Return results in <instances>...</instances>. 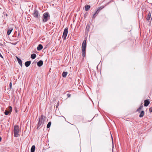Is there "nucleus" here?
Returning <instances> with one entry per match:
<instances>
[{
  "mask_svg": "<svg viewBox=\"0 0 152 152\" xmlns=\"http://www.w3.org/2000/svg\"><path fill=\"white\" fill-rule=\"evenodd\" d=\"M86 40L84 39L82 44V56L83 57H84L86 55Z\"/></svg>",
  "mask_w": 152,
  "mask_h": 152,
  "instance_id": "f257e3e1",
  "label": "nucleus"
},
{
  "mask_svg": "<svg viewBox=\"0 0 152 152\" xmlns=\"http://www.w3.org/2000/svg\"><path fill=\"white\" fill-rule=\"evenodd\" d=\"M13 131L15 137H17L19 136H20L19 134V127L18 125H15L14 126Z\"/></svg>",
  "mask_w": 152,
  "mask_h": 152,
  "instance_id": "f03ea898",
  "label": "nucleus"
},
{
  "mask_svg": "<svg viewBox=\"0 0 152 152\" xmlns=\"http://www.w3.org/2000/svg\"><path fill=\"white\" fill-rule=\"evenodd\" d=\"M50 19V15L48 12H46L43 14L42 18L43 22L45 23L47 22Z\"/></svg>",
  "mask_w": 152,
  "mask_h": 152,
  "instance_id": "7ed1b4c3",
  "label": "nucleus"
},
{
  "mask_svg": "<svg viewBox=\"0 0 152 152\" xmlns=\"http://www.w3.org/2000/svg\"><path fill=\"white\" fill-rule=\"evenodd\" d=\"M68 32V28L66 27L65 28L63 32V34L62 36V37L63 38L64 40H65L66 37L67 36Z\"/></svg>",
  "mask_w": 152,
  "mask_h": 152,
  "instance_id": "20e7f679",
  "label": "nucleus"
},
{
  "mask_svg": "<svg viewBox=\"0 0 152 152\" xmlns=\"http://www.w3.org/2000/svg\"><path fill=\"white\" fill-rule=\"evenodd\" d=\"M33 15L35 18H39V17L38 11L37 10H34Z\"/></svg>",
  "mask_w": 152,
  "mask_h": 152,
  "instance_id": "39448f33",
  "label": "nucleus"
},
{
  "mask_svg": "<svg viewBox=\"0 0 152 152\" xmlns=\"http://www.w3.org/2000/svg\"><path fill=\"white\" fill-rule=\"evenodd\" d=\"M12 110V107L10 106V111H8L7 110H6L4 114L6 115H8L11 112Z\"/></svg>",
  "mask_w": 152,
  "mask_h": 152,
  "instance_id": "423d86ee",
  "label": "nucleus"
},
{
  "mask_svg": "<svg viewBox=\"0 0 152 152\" xmlns=\"http://www.w3.org/2000/svg\"><path fill=\"white\" fill-rule=\"evenodd\" d=\"M45 120V117L43 115H42L40 117L39 121L44 123Z\"/></svg>",
  "mask_w": 152,
  "mask_h": 152,
  "instance_id": "0eeeda50",
  "label": "nucleus"
},
{
  "mask_svg": "<svg viewBox=\"0 0 152 152\" xmlns=\"http://www.w3.org/2000/svg\"><path fill=\"white\" fill-rule=\"evenodd\" d=\"M150 103L149 99L145 100L144 101V105L145 106L147 107L148 106Z\"/></svg>",
  "mask_w": 152,
  "mask_h": 152,
  "instance_id": "6e6552de",
  "label": "nucleus"
},
{
  "mask_svg": "<svg viewBox=\"0 0 152 152\" xmlns=\"http://www.w3.org/2000/svg\"><path fill=\"white\" fill-rule=\"evenodd\" d=\"M16 58H17V61L18 62V63L20 64V65L21 66H22V61L17 56L16 57Z\"/></svg>",
  "mask_w": 152,
  "mask_h": 152,
  "instance_id": "1a4fd4ad",
  "label": "nucleus"
},
{
  "mask_svg": "<svg viewBox=\"0 0 152 152\" xmlns=\"http://www.w3.org/2000/svg\"><path fill=\"white\" fill-rule=\"evenodd\" d=\"M90 23H88L87 24L86 29V33H88V32L89 29H90Z\"/></svg>",
  "mask_w": 152,
  "mask_h": 152,
  "instance_id": "9d476101",
  "label": "nucleus"
},
{
  "mask_svg": "<svg viewBox=\"0 0 152 152\" xmlns=\"http://www.w3.org/2000/svg\"><path fill=\"white\" fill-rule=\"evenodd\" d=\"M43 61L42 60H40L38 62L37 64L38 66L40 67L43 65Z\"/></svg>",
  "mask_w": 152,
  "mask_h": 152,
  "instance_id": "9b49d317",
  "label": "nucleus"
},
{
  "mask_svg": "<svg viewBox=\"0 0 152 152\" xmlns=\"http://www.w3.org/2000/svg\"><path fill=\"white\" fill-rule=\"evenodd\" d=\"M43 48V46L41 44H39L37 48L38 50L39 51L41 50Z\"/></svg>",
  "mask_w": 152,
  "mask_h": 152,
  "instance_id": "f8f14e48",
  "label": "nucleus"
},
{
  "mask_svg": "<svg viewBox=\"0 0 152 152\" xmlns=\"http://www.w3.org/2000/svg\"><path fill=\"white\" fill-rule=\"evenodd\" d=\"M31 63V61H27L26 62H25V66L27 67L29 66L30 65V64Z\"/></svg>",
  "mask_w": 152,
  "mask_h": 152,
  "instance_id": "ddd939ff",
  "label": "nucleus"
},
{
  "mask_svg": "<svg viewBox=\"0 0 152 152\" xmlns=\"http://www.w3.org/2000/svg\"><path fill=\"white\" fill-rule=\"evenodd\" d=\"M90 7V5H86L85 6V10L86 11H88L89 10Z\"/></svg>",
  "mask_w": 152,
  "mask_h": 152,
  "instance_id": "4468645a",
  "label": "nucleus"
},
{
  "mask_svg": "<svg viewBox=\"0 0 152 152\" xmlns=\"http://www.w3.org/2000/svg\"><path fill=\"white\" fill-rule=\"evenodd\" d=\"M13 29L12 28H10L8 29L7 32V34L8 35H9L11 32L12 31Z\"/></svg>",
  "mask_w": 152,
  "mask_h": 152,
  "instance_id": "2eb2a0df",
  "label": "nucleus"
},
{
  "mask_svg": "<svg viewBox=\"0 0 152 152\" xmlns=\"http://www.w3.org/2000/svg\"><path fill=\"white\" fill-rule=\"evenodd\" d=\"M43 124V123L41 122H40L39 121L38 125H37V129H39V127L40 126L42 125Z\"/></svg>",
  "mask_w": 152,
  "mask_h": 152,
  "instance_id": "dca6fc26",
  "label": "nucleus"
},
{
  "mask_svg": "<svg viewBox=\"0 0 152 152\" xmlns=\"http://www.w3.org/2000/svg\"><path fill=\"white\" fill-rule=\"evenodd\" d=\"M35 149V146L32 145L31 148V152H34Z\"/></svg>",
  "mask_w": 152,
  "mask_h": 152,
  "instance_id": "f3484780",
  "label": "nucleus"
},
{
  "mask_svg": "<svg viewBox=\"0 0 152 152\" xmlns=\"http://www.w3.org/2000/svg\"><path fill=\"white\" fill-rule=\"evenodd\" d=\"M36 57V55L34 53L32 54L31 55V58L32 59H34Z\"/></svg>",
  "mask_w": 152,
  "mask_h": 152,
  "instance_id": "a211bd4d",
  "label": "nucleus"
},
{
  "mask_svg": "<svg viewBox=\"0 0 152 152\" xmlns=\"http://www.w3.org/2000/svg\"><path fill=\"white\" fill-rule=\"evenodd\" d=\"M151 14L150 13H149L147 15V17L146 18L147 20H149L151 18Z\"/></svg>",
  "mask_w": 152,
  "mask_h": 152,
  "instance_id": "6ab92c4d",
  "label": "nucleus"
},
{
  "mask_svg": "<svg viewBox=\"0 0 152 152\" xmlns=\"http://www.w3.org/2000/svg\"><path fill=\"white\" fill-rule=\"evenodd\" d=\"M144 111H142L139 115V117L140 118L142 117L144 115Z\"/></svg>",
  "mask_w": 152,
  "mask_h": 152,
  "instance_id": "aec40b11",
  "label": "nucleus"
},
{
  "mask_svg": "<svg viewBox=\"0 0 152 152\" xmlns=\"http://www.w3.org/2000/svg\"><path fill=\"white\" fill-rule=\"evenodd\" d=\"M143 107V105H141L140 107L137 109V112H139L140 110Z\"/></svg>",
  "mask_w": 152,
  "mask_h": 152,
  "instance_id": "412c9836",
  "label": "nucleus"
},
{
  "mask_svg": "<svg viewBox=\"0 0 152 152\" xmlns=\"http://www.w3.org/2000/svg\"><path fill=\"white\" fill-rule=\"evenodd\" d=\"M51 124V122H49L47 125V128H49L50 127Z\"/></svg>",
  "mask_w": 152,
  "mask_h": 152,
  "instance_id": "4be33fe9",
  "label": "nucleus"
},
{
  "mask_svg": "<svg viewBox=\"0 0 152 152\" xmlns=\"http://www.w3.org/2000/svg\"><path fill=\"white\" fill-rule=\"evenodd\" d=\"M67 74V72H64L62 73V76H66Z\"/></svg>",
  "mask_w": 152,
  "mask_h": 152,
  "instance_id": "5701e85b",
  "label": "nucleus"
},
{
  "mask_svg": "<svg viewBox=\"0 0 152 152\" xmlns=\"http://www.w3.org/2000/svg\"><path fill=\"white\" fill-rule=\"evenodd\" d=\"M99 12V10H97L96 11V12H95V13L93 15V18H95V16L96 15V14H98V13Z\"/></svg>",
  "mask_w": 152,
  "mask_h": 152,
  "instance_id": "b1692460",
  "label": "nucleus"
},
{
  "mask_svg": "<svg viewBox=\"0 0 152 152\" xmlns=\"http://www.w3.org/2000/svg\"><path fill=\"white\" fill-rule=\"evenodd\" d=\"M149 109L150 111L152 113V107L150 108Z\"/></svg>",
  "mask_w": 152,
  "mask_h": 152,
  "instance_id": "393cba45",
  "label": "nucleus"
},
{
  "mask_svg": "<svg viewBox=\"0 0 152 152\" xmlns=\"http://www.w3.org/2000/svg\"><path fill=\"white\" fill-rule=\"evenodd\" d=\"M15 112L16 113H17V108H15Z\"/></svg>",
  "mask_w": 152,
  "mask_h": 152,
  "instance_id": "a878e982",
  "label": "nucleus"
},
{
  "mask_svg": "<svg viewBox=\"0 0 152 152\" xmlns=\"http://www.w3.org/2000/svg\"><path fill=\"white\" fill-rule=\"evenodd\" d=\"M0 56L1 58H3V57L1 55V54L0 53Z\"/></svg>",
  "mask_w": 152,
  "mask_h": 152,
  "instance_id": "bb28decb",
  "label": "nucleus"
},
{
  "mask_svg": "<svg viewBox=\"0 0 152 152\" xmlns=\"http://www.w3.org/2000/svg\"><path fill=\"white\" fill-rule=\"evenodd\" d=\"M3 46V44L0 43V46Z\"/></svg>",
  "mask_w": 152,
  "mask_h": 152,
  "instance_id": "cd10ccee",
  "label": "nucleus"
},
{
  "mask_svg": "<svg viewBox=\"0 0 152 152\" xmlns=\"http://www.w3.org/2000/svg\"><path fill=\"white\" fill-rule=\"evenodd\" d=\"M104 7H100V10H101L102 9V8H103Z\"/></svg>",
  "mask_w": 152,
  "mask_h": 152,
  "instance_id": "c85d7f7f",
  "label": "nucleus"
},
{
  "mask_svg": "<svg viewBox=\"0 0 152 152\" xmlns=\"http://www.w3.org/2000/svg\"><path fill=\"white\" fill-rule=\"evenodd\" d=\"M10 88H11V87H12V83H11V82L10 83Z\"/></svg>",
  "mask_w": 152,
  "mask_h": 152,
  "instance_id": "c756f323",
  "label": "nucleus"
},
{
  "mask_svg": "<svg viewBox=\"0 0 152 152\" xmlns=\"http://www.w3.org/2000/svg\"><path fill=\"white\" fill-rule=\"evenodd\" d=\"M17 43V42L16 43H12V44L14 45H16V44Z\"/></svg>",
  "mask_w": 152,
  "mask_h": 152,
  "instance_id": "7c9ffc66",
  "label": "nucleus"
},
{
  "mask_svg": "<svg viewBox=\"0 0 152 152\" xmlns=\"http://www.w3.org/2000/svg\"><path fill=\"white\" fill-rule=\"evenodd\" d=\"M68 95V97H70V94H68V95Z\"/></svg>",
  "mask_w": 152,
  "mask_h": 152,
  "instance_id": "2f4dec72",
  "label": "nucleus"
},
{
  "mask_svg": "<svg viewBox=\"0 0 152 152\" xmlns=\"http://www.w3.org/2000/svg\"><path fill=\"white\" fill-rule=\"evenodd\" d=\"M111 137H112V142H113V138L112 136H111Z\"/></svg>",
  "mask_w": 152,
  "mask_h": 152,
  "instance_id": "473e14b6",
  "label": "nucleus"
},
{
  "mask_svg": "<svg viewBox=\"0 0 152 152\" xmlns=\"http://www.w3.org/2000/svg\"><path fill=\"white\" fill-rule=\"evenodd\" d=\"M1 137H0V142L1 141Z\"/></svg>",
  "mask_w": 152,
  "mask_h": 152,
  "instance_id": "72a5a7b5",
  "label": "nucleus"
},
{
  "mask_svg": "<svg viewBox=\"0 0 152 152\" xmlns=\"http://www.w3.org/2000/svg\"><path fill=\"white\" fill-rule=\"evenodd\" d=\"M8 111H10V107H9V110H8Z\"/></svg>",
  "mask_w": 152,
  "mask_h": 152,
  "instance_id": "f704fd0d",
  "label": "nucleus"
},
{
  "mask_svg": "<svg viewBox=\"0 0 152 152\" xmlns=\"http://www.w3.org/2000/svg\"><path fill=\"white\" fill-rule=\"evenodd\" d=\"M19 34H18V36H19Z\"/></svg>",
  "mask_w": 152,
  "mask_h": 152,
  "instance_id": "c9c22d12",
  "label": "nucleus"
}]
</instances>
